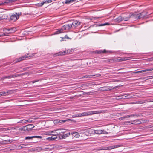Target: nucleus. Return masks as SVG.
Listing matches in <instances>:
<instances>
[{
	"instance_id": "obj_1",
	"label": "nucleus",
	"mask_w": 153,
	"mask_h": 153,
	"mask_svg": "<svg viewBox=\"0 0 153 153\" xmlns=\"http://www.w3.org/2000/svg\"><path fill=\"white\" fill-rule=\"evenodd\" d=\"M147 13L146 11H144L140 14H137L136 13H131L126 18L136 19H140L144 18H147L146 17V14Z\"/></svg>"
},
{
	"instance_id": "obj_2",
	"label": "nucleus",
	"mask_w": 153,
	"mask_h": 153,
	"mask_svg": "<svg viewBox=\"0 0 153 153\" xmlns=\"http://www.w3.org/2000/svg\"><path fill=\"white\" fill-rule=\"evenodd\" d=\"M36 53H34L31 54V55H30L28 54H27V55H25L24 56H22L21 57H20L18 59H17L16 60V61H15V62H17L21 61L24 60L26 58H28L29 57H31L33 56Z\"/></svg>"
},
{
	"instance_id": "obj_3",
	"label": "nucleus",
	"mask_w": 153,
	"mask_h": 153,
	"mask_svg": "<svg viewBox=\"0 0 153 153\" xmlns=\"http://www.w3.org/2000/svg\"><path fill=\"white\" fill-rule=\"evenodd\" d=\"M34 127L33 124H28L22 127V129L25 131H31Z\"/></svg>"
},
{
	"instance_id": "obj_4",
	"label": "nucleus",
	"mask_w": 153,
	"mask_h": 153,
	"mask_svg": "<svg viewBox=\"0 0 153 153\" xmlns=\"http://www.w3.org/2000/svg\"><path fill=\"white\" fill-rule=\"evenodd\" d=\"M131 57H118L115 58V63L123 61H126L127 60H130L131 59Z\"/></svg>"
},
{
	"instance_id": "obj_5",
	"label": "nucleus",
	"mask_w": 153,
	"mask_h": 153,
	"mask_svg": "<svg viewBox=\"0 0 153 153\" xmlns=\"http://www.w3.org/2000/svg\"><path fill=\"white\" fill-rule=\"evenodd\" d=\"M122 146V145H117L113 146H109V147H103L101 149H98V150H111V149H113L114 148H118V147H121Z\"/></svg>"
},
{
	"instance_id": "obj_6",
	"label": "nucleus",
	"mask_w": 153,
	"mask_h": 153,
	"mask_svg": "<svg viewBox=\"0 0 153 153\" xmlns=\"http://www.w3.org/2000/svg\"><path fill=\"white\" fill-rule=\"evenodd\" d=\"M46 135H49L53 136H56L59 135V133L58 129L52 131H49L48 132L46 133Z\"/></svg>"
},
{
	"instance_id": "obj_7",
	"label": "nucleus",
	"mask_w": 153,
	"mask_h": 153,
	"mask_svg": "<svg viewBox=\"0 0 153 153\" xmlns=\"http://www.w3.org/2000/svg\"><path fill=\"white\" fill-rule=\"evenodd\" d=\"M115 88V87L109 86H104L101 87L100 88V90L101 91H108L111 90L112 89H113Z\"/></svg>"
},
{
	"instance_id": "obj_8",
	"label": "nucleus",
	"mask_w": 153,
	"mask_h": 153,
	"mask_svg": "<svg viewBox=\"0 0 153 153\" xmlns=\"http://www.w3.org/2000/svg\"><path fill=\"white\" fill-rule=\"evenodd\" d=\"M70 50H68L67 51H61L58 52V53L55 54L54 55L55 56H62L66 55L67 53H70Z\"/></svg>"
},
{
	"instance_id": "obj_9",
	"label": "nucleus",
	"mask_w": 153,
	"mask_h": 153,
	"mask_svg": "<svg viewBox=\"0 0 153 153\" xmlns=\"http://www.w3.org/2000/svg\"><path fill=\"white\" fill-rule=\"evenodd\" d=\"M80 22L77 20H75L72 23V24L70 25H71V27H78L79 25H80Z\"/></svg>"
},
{
	"instance_id": "obj_10",
	"label": "nucleus",
	"mask_w": 153,
	"mask_h": 153,
	"mask_svg": "<svg viewBox=\"0 0 153 153\" xmlns=\"http://www.w3.org/2000/svg\"><path fill=\"white\" fill-rule=\"evenodd\" d=\"M12 92V91L11 90L0 92V97L1 96H6L11 94Z\"/></svg>"
},
{
	"instance_id": "obj_11",
	"label": "nucleus",
	"mask_w": 153,
	"mask_h": 153,
	"mask_svg": "<svg viewBox=\"0 0 153 153\" xmlns=\"http://www.w3.org/2000/svg\"><path fill=\"white\" fill-rule=\"evenodd\" d=\"M21 15V13H15L13 14L10 16V19H18Z\"/></svg>"
},
{
	"instance_id": "obj_12",
	"label": "nucleus",
	"mask_w": 153,
	"mask_h": 153,
	"mask_svg": "<svg viewBox=\"0 0 153 153\" xmlns=\"http://www.w3.org/2000/svg\"><path fill=\"white\" fill-rule=\"evenodd\" d=\"M111 52L108 51H107L105 49L104 50H97L95 51V53L99 54L101 53H110Z\"/></svg>"
},
{
	"instance_id": "obj_13",
	"label": "nucleus",
	"mask_w": 153,
	"mask_h": 153,
	"mask_svg": "<svg viewBox=\"0 0 153 153\" xmlns=\"http://www.w3.org/2000/svg\"><path fill=\"white\" fill-rule=\"evenodd\" d=\"M106 111V110H100L97 111H90L91 115L94 114H98L101 113H105Z\"/></svg>"
},
{
	"instance_id": "obj_14",
	"label": "nucleus",
	"mask_w": 153,
	"mask_h": 153,
	"mask_svg": "<svg viewBox=\"0 0 153 153\" xmlns=\"http://www.w3.org/2000/svg\"><path fill=\"white\" fill-rule=\"evenodd\" d=\"M94 133L97 134H108V133L105 131L104 130H94Z\"/></svg>"
},
{
	"instance_id": "obj_15",
	"label": "nucleus",
	"mask_w": 153,
	"mask_h": 153,
	"mask_svg": "<svg viewBox=\"0 0 153 153\" xmlns=\"http://www.w3.org/2000/svg\"><path fill=\"white\" fill-rule=\"evenodd\" d=\"M128 96V94H125L122 95H120L116 97V99L119 100L121 99H129L130 97H127Z\"/></svg>"
},
{
	"instance_id": "obj_16",
	"label": "nucleus",
	"mask_w": 153,
	"mask_h": 153,
	"mask_svg": "<svg viewBox=\"0 0 153 153\" xmlns=\"http://www.w3.org/2000/svg\"><path fill=\"white\" fill-rule=\"evenodd\" d=\"M101 75L100 74L99 75H85L84 76H83L82 78H91L93 77H97L100 76Z\"/></svg>"
},
{
	"instance_id": "obj_17",
	"label": "nucleus",
	"mask_w": 153,
	"mask_h": 153,
	"mask_svg": "<svg viewBox=\"0 0 153 153\" xmlns=\"http://www.w3.org/2000/svg\"><path fill=\"white\" fill-rule=\"evenodd\" d=\"M58 131L59 133V135L62 136V134L65 133L66 131L65 129H58Z\"/></svg>"
},
{
	"instance_id": "obj_18",
	"label": "nucleus",
	"mask_w": 153,
	"mask_h": 153,
	"mask_svg": "<svg viewBox=\"0 0 153 153\" xmlns=\"http://www.w3.org/2000/svg\"><path fill=\"white\" fill-rule=\"evenodd\" d=\"M79 115L80 117L82 116H86L88 115H90V111L87 112H84L82 113H79Z\"/></svg>"
},
{
	"instance_id": "obj_19",
	"label": "nucleus",
	"mask_w": 153,
	"mask_h": 153,
	"mask_svg": "<svg viewBox=\"0 0 153 153\" xmlns=\"http://www.w3.org/2000/svg\"><path fill=\"white\" fill-rule=\"evenodd\" d=\"M17 30V29H16V28L15 27L11 28L10 29H7V31H10V32L9 33H14Z\"/></svg>"
},
{
	"instance_id": "obj_20",
	"label": "nucleus",
	"mask_w": 153,
	"mask_h": 153,
	"mask_svg": "<svg viewBox=\"0 0 153 153\" xmlns=\"http://www.w3.org/2000/svg\"><path fill=\"white\" fill-rule=\"evenodd\" d=\"M46 124V122L44 121L39 120V125L42 128V127L45 125Z\"/></svg>"
},
{
	"instance_id": "obj_21",
	"label": "nucleus",
	"mask_w": 153,
	"mask_h": 153,
	"mask_svg": "<svg viewBox=\"0 0 153 153\" xmlns=\"http://www.w3.org/2000/svg\"><path fill=\"white\" fill-rule=\"evenodd\" d=\"M24 75L23 74H12L11 75H10V76L11 77V78H14L15 77H18L19 76H21L22 75Z\"/></svg>"
},
{
	"instance_id": "obj_22",
	"label": "nucleus",
	"mask_w": 153,
	"mask_h": 153,
	"mask_svg": "<svg viewBox=\"0 0 153 153\" xmlns=\"http://www.w3.org/2000/svg\"><path fill=\"white\" fill-rule=\"evenodd\" d=\"M71 134L74 135V137L78 138L79 137L80 135L79 133L77 132H72Z\"/></svg>"
},
{
	"instance_id": "obj_23",
	"label": "nucleus",
	"mask_w": 153,
	"mask_h": 153,
	"mask_svg": "<svg viewBox=\"0 0 153 153\" xmlns=\"http://www.w3.org/2000/svg\"><path fill=\"white\" fill-rule=\"evenodd\" d=\"M71 134V133H66L65 134H62V135L61 137V138H59L60 139H61V138L65 139L66 137H69L70 135Z\"/></svg>"
},
{
	"instance_id": "obj_24",
	"label": "nucleus",
	"mask_w": 153,
	"mask_h": 153,
	"mask_svg": "<svg viewBox=\"0 0 153 153\" xmlns=\"http://www.w3.org/2000/svg\"><path fill=\"white\" fill-rule=\"evenodd\" d=\"M141 122L139 120H135L133 121V122L131 123V124H134L136 125L139 124H140Z\"/></svg>"
},
{
	"instance_id": "obj_25",
	"label": "nucleus",
	"mask_w": 153,
	"mask_h": 153,
	"mask_svg": "<svg viewBox=\"0 0 153 153\" xmlns=\"http://www.w3.org/2000/svg\"><path fill=\"white\" fill-rule=\"evenodd\" d=\"M51 146H47L43 147V151H48L51 149L50 147H49Z\"/></svg>"
},
{
	"instance_id": "obj_26",
	"label": "nucleus",
	"mask_w": 153,
	"mask_h": 153,
	"mask_svg": "<svg viewBox=\"0 0 153 153\" xmlns=\"http://www.w3.org/2000/svg\"><path fill=\"white\" fill-rule=\"evenodd\" d=\"M10 78H11V77L10 75H8V76H4V77H2L1 79V80H3L4 79H10Z\"/></svg>"
},
{
	"instance_id": "obj_27",
	"label": "nucleus",
	"mask_w": 153,
	"mask_h": 153,
	"mask_svg": "<svg viewBox=\"0 0 153 153\" xmlns=\"http://www.w3.org/2000/svg\"><path fill=\"white\" fill-rule=\"evenodd\" d=\"M115 59L114 58H113L111 59H109L106 60L107 62H110V63H115Z\"/></svg>"
},
{
	"instance_id": "obj_28",
	"label": "nucleus",
	"mask_w": 153,
	"mask_h": 153,
	"mask_svg": "<svg viewBox=\"0 0 153 153\" xmlns=\"http://www.w3.org/2000/svg\"><path fill=\"white\" fill-rule=\"evenodd\" d=\"M36 137L37 138H38V136H33L31 137H25V139H30Z\"/></svg>"
},
{
	"instance_id": "obj_29",
	"label": "nucleus",
	"mask_w": 153,
	"mask_h": 153,
	"mask_svg": "<svg viewBox=\"0 0 153 153\" xmlns=\"http://www.w3.org/2000/svg\"><path fill=\"white\" fill-rule=\"evenodd\" d=\"M46 140L50 141H53L55 140V138H53V136L46 138Z\"/></svg>"
},
{
	"instance_id": "obj_30",
	"label": "nucleus",
	"mask_w": 153,
	"mask_h": 153,
	"mask_svg": "<svg viewBox=\"0 0 153 153\" xmlns=\"http://www.w3.org/2000/svg\"><path fill=\"white\" fill-rule=\"evenodd\" d=\"M10 2V0H7L5 1L4 3H0V5H2L3 4H6Z\"/></svg>"
},
{
	"instance_id": "obj_31",
	"label": "nucleus",
	"mask_w": 153,
	"mask_h": 153,
	"mask_svg": "<svg viewBox=\"0 0 153 153\" xmlns=\"http://www.w3.org/2000/svg\"><path fill=\"white\" fill-rule=\"evenodd\" d=\"M110 25V24L108 22V23H104V24H100L98 25V26H102L106 25Z\"/></svg>"
},
{
	"instance_id": "obj_32",
	"label": "nucleus",
	"mask_w": 153,
	"mask_h": 153,
	"mask_svg": "<svg viewBox=\"0 0 153 153\" xmlns=\"http://www.w3.org/2000/svg\"><path fill=\"white\" fill-rule=\"evenodd\" d=\"M62 32V30H60L56 31L55 32L54 34H57L61 33Z\"/></svg>"
},
{
	"instance_id": "obj_33",
	"label": "nucleus",
	"mask_w": 153,
	"mask_h": 153,
	"mask_svg": "<svg viewBox=\"0 0 153 153\" xmlns=\"http://www.w3.org/2000/svg\"><path fill=\"white\" fill-rule=\"evenodd\" d=\"M45 3H46V1H42V2L39 3V6H42Z\"/></svg>"
},
{
	"instance_id": "obj_34",
	"label": "nucleus",
	"mask_w": 153,
	"mask_h": 153,
	"mask_svg": "<svg viewBox=\"0 0 153 153\" xmlns=\"http://www.w3.org/2000/svg\"><path fill=\"white\" fill-rule=\"evenodd\" d=\"M73 117H80L79 114H74L72 116Z\"/></svg>"
},
{
	"instance_id": "obj_35",
	"label": "nucleus",
	"mask_w": 153,
	"mask_h": 153,
	"mask_svg": "<svg viewBox=\"0 0 153 153\" xmlns=\"http://www.w3.org/2000/svg\"><path fill=\"white\" fill-rule=\"evenodd\" d=\"M62 39L61 40V41H64L65 40H64V39H70V38L68 37L67 35H66L64 37H62Z\"/></svg>"
},
{
	"instance_id": "obj_36",
	"label": "nucleus",
	"mask_w": 153,
	"mask_h": 153,
	"mask_svg": "<svg viewBox=\"0 0 153 153\" xmlns=\"http://www.w3.org/2000/svg\"><path fill=\"white\" fill-rule=\"evenodd\" d=\"M149 69H145L144 70H142L140 71V73L145 72L147 71H149Z\"/></svg>"
},
{
	"instance_id": "obj_37",
	"label": "nucleus",
	"mask_w": 153,
	"mask_h": 153,
	"mask_svg": "<svg viewBox=\"0 0 153 153\" xmlns=\"http://www.w3.org/2000/svg\"><path fill=\"white\" fill-rule=\"evenodd\" d=\"M71 3V0H66L65 1L66 4H69Z\"/></svg>"
},
{
	"instance_id": "obj_38",
	"label": "nucleus",
	"mask_w": 153,
	"mask_h": 153,
	"mask_svg": "<svg viewBox=\"0 0 153 153\" xmlns=\"http://www.w3.org/2000/svg\"><path fill=\"white\" fill-rule=\"evenodd\" d=\"M132 122H133V121H126L125 122V123L126 124H131V123Z\"/></svg>"
},
{
	"instance_id": "obj_39",
	"label": "nucleus",
	"mask_w": 153,
	"mask_h": 153,
	"mask_svg": "<svg viewBox=\"0 0 153 153\" xmlns=\"http://www.w3.org/2000/svg\"><path fill=\"white\" fill-rule=\"evenodd\" d=\"M66 121L65 120H60L59 121L58 123H62V122H65Z\"/></svg>"
},
{
	"instance_id": "obj_40",
	"label": "nucleus",
	"mask_w": 153,
	"mask_h": 153,
	"mask_svg": "<svg viewBox=\"0 0 153 153\" xmlns=\"http://www.w3.org/2000/svg\"><path fill=\"white\" fill-rule=\"evenodd\" d=\"M44 1H46V3H49L51 2L52 1V0H48Z\"/></svg>"
},
{
	"instance_id": "obj_41",
	"label": "nucleus",
	"mask_w": 153,
	"mask_h": 153,
	"mask_svg": "<svg viewBox=\"0 0 153 153\" xmlns=\"http://www.w3.org/2000/svg\"><path fill=\"white\" fill-rule=\"evenodd\" d=\"M43 147H39V151H43Z\"/></svg>"
},
{
	"instance_id": "obj_42",
	"label": "nucleus",
	"mask_w": 153,
	"mask_h": 153,
	"mask_svg": "<svg viewBox=\"0 0 153 153\" xmlns=\"http://www.w3.org/2000/svg\"><path fill=\"white\" fill-rule=\"evenodd\" d=\"M22 123H24L28 121L27 120H22Z\"/></svg>"
},
{
	"instance_id": "obj_43",
	"label": "nucleus",
	"mask_w": 153,
	"mask_h": 153,
	"mask_svg": "<svg viewBox=\"0 0 153 153\" xmlns=\"http://www.w3.org/2000/svg\"><path fill=\"white\" fill-rule=\"evenodd\" d=\"M22 146H24V145L23 144L21 145L20 146H19V148H23L24 147ZM19 149H20V148H19Z\"/></svg>"
},
{
	"instance_id": "obj_44",
	"label": "nucleus",
	"mask_w": 153,
	"mask_h": 153,
	"mask_svg": "<svg viewBox=\"0 0 153 153\" xmlns=\"http://www.w3.org/2000/svg\"><path fill=\"white\" fill-rule=\"evenodd\" d=\"M134 74H137V73H140V71H136V72H134Z\"/></svg>"
},
{
	"instance_id": "obj_45",
	"label": "nucleus",
	"mask_w": 153,
	"mask_h": 153,
	"mask_svg": "<svg viewBox=\"0 0 153 153\" xmlns=\"http://www.w3.org/2000/svg\"><path fill=\"white\" fill-rule=\"evenodd\" d=\"M115 19H122V18L120 16V17H118L117 18H116Z\"/></svg>"
},
{
	"instance_id": "obj_46",
	"label": "nucleus",
	"mask_w": 153,
	"mask_h": 153,
	"mask_svg": "<svg viewBox=\"0 0 153 153\" xmlns=\"http://www.w3.org/2000/svg\"><path fill=\"white\" fill-rule=\"evenodd\" d=\"M7 29L6 28H4L3 29V31L4 32H6L7 30V29Z\"/></svg>"
},
{
	"instance_id": "obj_47",
	"label": "nucleus",
	"mask_w": 153,
	"mask_h": 153,
	"mask_svg": "<svg viewBox=\"0 0 153 153\" xmlns=\"http://www.w3.org/2000/svg\"><path fill=\"white\" fill-rule=\"evenodd\" d=\"M148 60L149 61H151L153 60L152 59V57L148 59Z\"/></svg>"
},
{
	"instance_id": "obj_48",
	"label": "nucleus",
	"mask_w": 153,
	"mask_h": 153,
	"mask_svg": "<svg viewBox=\"0 0 153 153\" xmlns=\"http://www.w3.org/2000/svg\"><path fill=\"white\" fill-rule=\"evenodd\" d=\"M53 136V138H55V140L57 138V136Z\"/></svg>"
},
{
	"instance_id": "obj_49",
	"label": "nucleus",
	"mask_w": 153,
	"mask_h": 153,
	"mask_svg": "<svg viewBox=\"0 0 153 153\" xmlns=\"http://www.w3.org/2000/svg\"><path fill=\"white\" fill-rule=\"evenodd\" d=\"M130 117H134L135 116H136L137 115H135V114H133L130 115Z\"/></svg>"
},
{
	"instance_id": "obj_50",
	"label": "nucleus",
	"mask_w": 153,
	"mask_h": 153,
	"mask_svg": "<svg viewBox=\"0 0 153 153\" xmlns=\"http://www.w3.org/2000/svg\"><path fill=\"white\" fill-rule=\"evenodd\" d=\"M130 117V115H128L126 116L125 117V118H128V117Z\"/></svg>"
},
{
	"instance_id": "obj_51",
	"label": "nucleus",
	"mask_w": 153,
	"mask_h": 153,
	"mask_svg": "<svg viewBox=\"0 0 153 153\" xmlns=\"http://www.w3.org/2000/svg\"><path fill=\"white\" fill-rule=\"evenodd\" d=\"M5 36V34L3 33L2 35H0V37L3 36Z\"/></svg>"
},
{
	"instance_id": "obj_52",
	"label": "nucleus",
	"mask_w": 153,
	"mask_h": 153,
	"mask_svg": "<svg viewBox=\"0 0 153 153\" xmlns=\"http://www.w3.org/2000/svg\"><path fill=\"white\" fill-rule=\"evenodd\" d=\"M10 0V2H14L15 1V0Z\"/></svg>"
},
{
	"instance_id": "obj_53",
	"label": "nucleus",
	"mask_w": 153,
	"mask_h": 153,
	"mask_svg": "<svg viewBox=\"0 0 153 153\" xmlns=\"http://www.w3.org/2000/svg\"><path fill=\"white\" fill-rule=\"evenodd\" d=\"M128 96L127 97H130L129 98H131V97H132L130 95H128Z\"/></svg>"
},
{
	"instance_id": "obj_54",
	"label": "nucleus",
	"mask_w": 153,
	"mask_h": 153,
	"mask_svg": "<svg viewBox=\"0 0 153 153\" xmlns=\"http://www.w3.org/2000/svg\"><path fill=\"white\" fill-rule=\"evenodd\" d=\"M149 71H151L152 70H153V68L149 69Z\"/></svg>"
},
{
	"instance_id": "obj_55",
	"label": "nucleus",
	"mask_w": 153,
	"mask_h": 153,
	"mask_svg": "<svg viewBox=\"0 0 153 153\" xmlns=\"http://www.w3.org/2000/svg\"><path fill=\"white\" fill-rule=\"evenodd\" d=\"M74 97H70V99H72Z\"/></svg>"
},
{
	"instance_id": "obj_56",
	"label": "nucleus",
	"mask_w": 153,
	"mask_h": 153,
	"mask_svg": "<svg viewBox=\"0 0 153 153\" xmlns=\"http://www.w3.org/2000/svg\"><path fill=\"white\" fill-rule=\"evenodd\" d=\"M75 0H71V3L73 2Z\"/></svg>"
},
{
	"instance_id": "obj_57",
	"label": "nucleus",
	"mask_w": 153,
	"mask_h": 153,
	"mask_svg": "<svg viewBox=\"0 0 153 153\" xmlns=\"http://www.w3.org/2000/svg\"><path fill=\"white\" fill-rule=\"evenodd\" d=\"M42 138V137L41 136H39V138Z\"/></svg>"
},
{
	"instance_id": "obj_58",
	"label": "nucleus",
	"mask_w": 153,
	"mask_h": 153,
	"mask_svg": "<svg viewBox=\"0 0 153 153\" xmlns=\"http://www.w3.org/2000/svg\"><path fill=\"white\" fill-rule=\"evenodd\" d=\"M6 18H2L1 19H6Z\"/></svg>"
},
{
	"instance_id": "obj_59",
	"label": "nucleus",
	"mask_w": 153,
	"mask_h": 153,
	"mask_svg": "<svg viewBox=\"0 0 153 153\" xmlns=\"http://www.w3.org/2000/svg\"><path fill=\"white\" fill-rule=\"evenodd\" d=\"M120 20V21H121L122 20Z\"/></svg>"
},
{
	"instance_id": "obj_60",
	"label": "nucleus",
	"mask_w": 153,
	"mask_h": 153,
	"mask_svg": "<svg viewBox=\"0 0 153 153\" xmlns=\"http://www.w3.org/2000/svg\"><path fill=\"white\" fill-rule=\"evenodd\" d=\"M152 60H153V57H152Z\"/></svg>"
},
{
	"instance_id": "obj_61",
	"label": "nucleus",
	"mask_w": 153,
	"mask_h": 153,
	"mask_svg": "<svg viewBox=\"0 0 153 153\" xmlns=\"http://www.w3.org/2000/svg\"><path fill=\"white\" fill-rule=\"evenodd\" d=\"M40 74V75H42V74Z\"/></svg>"
}]
</instances>
